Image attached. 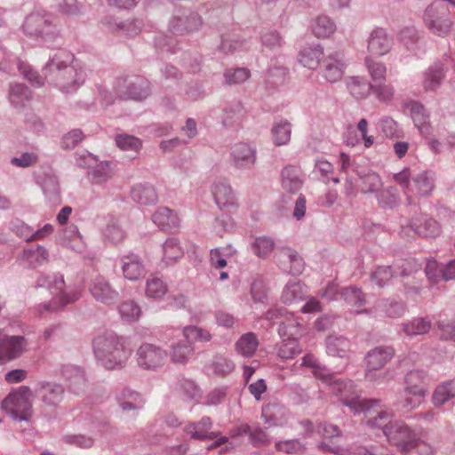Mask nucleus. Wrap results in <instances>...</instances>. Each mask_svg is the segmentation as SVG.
Instances as JSON below:
<instances>
[{"mask_svg":"<svg viewBox=\"0 0 455 455\" xmlns=\"http://www.w3.org/2000/svg\"><path fill=\"white\" fill-rule=\"evenodd\" d=\"M333 390L340 395L343 405L348 407L355 414L363 412L367 417V424L371 427H381L387 441L400 451L411 449L419 435L402 421H388L392 417L390 411L372 409L379 406V400L361 399L354 391L352 382L337 380L333 383Z\"/></svg>","mask_w":455,"mask_h":455,"instance_id":"f257e3e1","label":"nucleus"},{"mask_svg":"<svg viewBox=\"0 0 455 455\" xmlns=\"http://www.w3.org/2000/svg\"><path fill=\"white\" fill-rule=\"evenodd\" d=\"M73 57L61 52L55 54L44 66L43 72L49 84H55L64 92H74L85 81L82 68L70 66Z\"/></svg>","mask_w":455,"mask_h":455,"instance_id":"f03ea898","label":"nucleus"},{"mask_svg":"<svg viewBox=\"0 0 455 455\" xmlns=\"http://www.w3.org/2000/svg\"><path fill=\"white\" fill-rule=\"evenodd\" d=\"M92 347L98 362L109 370L123 368L132 354L125 340L114 332L97 336L93 339Z\"/></svg>","mask_w":455,"mask_h":455,"instance_id":"7ed1b4c3","label":"nucleus"},{"mask_svg":"<svg viewBox=\"0 0 455 455\" xmlns=\"http://www.w3.org/2000/svg\"><path fill=\"white\" fill-rule=\"evenodd\" d=\"M36 287L46 289L52 296L50 301L38 305L37 311L40 314L58 312L67 305L76 302L81 296L78 291L67 288L60 274L40 276Z\"/></svg>","mask_w":455,"mask_h":455,"instance_id":"20e7f679","label":"nucleus"},{"mask_svg":"<svg viewBox=\"0 0 455 455\" xmlns=\"http://www.w3.org/2000/svg\"><path fill=\"white\" fill-rule=\"evenodd\" d=\"M33 392L28 386H21L9 393L2 401L1 408L14 420L28 421L32 417Z\"/></svg>","mask_w":455,"mask_h":455,"instance_id":"39448f33","label":"nucleus"},{"mask_svg":"<svg viewBox=\"0 0 455 455\" xmlns=\"http://www.w3.org/2000/svg\"><path fill=\"white\" fill-rule=\"evenodd\" d=\"M423 379L424 375L419 371H411L406 375V386L396 403L399 410L411 412L424 403L427 389L422 385Z\"/></svg>","mask_w":455,"mask_h":455,"instance_id":"423d86ee","label":"nucleus"},{"mask_svg":"<svg viewBox=\"0 0 455 455\" xmlns=\"http://www.w3.org/2000/svg\"><path fill=\"white\" fill-rule=\"evenodd\" d=\"M23 30L28 36L44 41H52L58 34L54 18L44 12L30 13L23 23Z\"/></svg>","mask_w":455,"mask_h":455,"instance_id":"0eeeda50","label":"nucleus"},{"mask_svg":"<svg viewBox=\"0 0 455 455\" xmlns=\"http://www.w3.org/2000/svg\"><path fill=\"white\" fill-rule=\"evenodd\" d=\"M394 356L390 347H377L370 350L365 356V379L372 383H380L386 379L381 371Z\"/></svg>","mask_w":455,"mask_h":455,"instance_id":"6e6552de","label":"nucleus"},{"mask_svg":"<svg viewBox=\"0 0 455 455\" xmlns=\"http://www.w3.org/2000/svg\"><path fill=\"white\" fill-rule=\"evenodd\" d=\"M266 319L278 323L277 332L280 337L299 338L304 331L300 318L284 308H274L266 313Z\"/></svg>","mask_w":455,"mask_h":455,"instance_id":"1a4fd4ad","label":"nucleus"},{"mask_svg":"<svg viewBox=\"0 0 455 455\" xmlns=\"http://www.w3.org/2000/svg\"><path fill=\"white\" fill-rule=\"evenodd\" d=\"M167 357L168 353L164 347L151 343L141 344L135 354L138 366L146 371H156L162 368Z\"/></svg>","mask_w":455,"mask_h":455,"instance_id":"9d476101","label":"nucleus"},{"mask_svg":"<svg viewBox=\"0 0 455 455\" xmlns=\"http://www.w3.org/2000/svg\"><path fill=\"white\" fill-rule=\"evenodd\" d=\"M115 89L123 99L142 100L149 95L148 84L140 80L128 81L126 78H119Z\"/></svg>","mask_w":455,"mask_h":455,"instance_id":"9b49d317","label":"nucleus"},{"mask_svg":"<svg viewBox=\"0 0 455 455\" xmlns=\"http://www.w3.org/2000/svg\"><path fill=\"white\" fill-rule=\"evenodd\" d=\"M28 342L22 336H4L0 338V363L20 357L26 350Z\"/></svg>","mask_w":455,"mask_h":455,"instance_id":"f8f14e48","label":"nucleus"},{"mask_svg":"<svg viewBox=\"0 0 455 455\" xmlns=\"http://www.w3.org/2000/svg\"><path fill=\"white\" fill-rule=\"evenodd\" d=\"M280 267L293 275H300L304 270V261L300 255L289 247L282 248L275 255Z\"/></svg>","mask_w":455,"mask_h":455,"instance_id":"ddd939ff","label":"nucleus"},{"mask_svg":"<svg viewBox=\"0 0 455 455\" xmlns=\"http://www.w3.org/2000/svg\"><path fill=\"white\" fill-rule=\"evenodd\" d=\"M89 291L97 301L106 305L114 303L118 297L117 291L101 275L92 280Z\"/></svg>","mask_w":455,"mask_h":455,"instance_id":"4468645a","label":"nucleus"},{"mask_svg":"<svg viewBox=\"0 0 455 455\" xmlns=\"http://www.w3.org/2000/svg\"><path fill=\"white\" fill-rule=\"evenodd\" d=\"M393 46V38L383 29L372 30L367 41V50L373 56L387 54Z\"/></svg>","mask_w":455,"mask_h":455,"instance_id":"2eb2a0df","label":"nucleus"},{"mask_svg":"<svg viewBox=\"0 0 455 455\" xmlns=\"http://www.w3.org/2000/svg\"><path fill=\"white\" fill-rule=\"evenodd\" d=\"M232 162L238 169H251L257 160L256 148L247 143L240 142L234 146L231 152Z\"/></svg>","mask_w":455,"mask_h":455,"instance_id":"dca6fc26","label":"nucleus"},{"mask_svg":"<svg viewBox=\"0 0 455 455\" xmlns=\"http://www.w3.org/2000/svg\"><path fill=\"white\" fill-rule=\"evenodd\" d=\"M304 183L301 170L299 166L289 164L281 172V184L283 189L294 194L299 192Z\"/></svg>","mask_w":455,"mask_h":455,"instance_id":"f3484780","label":"nucleus"},{"mask_svg":"<svg viewBox=\"0 0 455 455\" xmlns=\"http://www.w3.org/2000/svg\"><path fill=\"white\" fill-rule=\"evenodd\" d=\"M212 427V419L209 417H204L197 422L188 423L184 427V432L195 440H212L217 436L215 433L211 432Z\"/></svg>","mask_w":455,"mask_h":455,"instance_id":"a211bd4d","label":"nucleus"},{"mask_svg":"<svg viewBox=\"0 0 455 455\" xmlns=\"http://www.w3.org/2000/svg\"><path fill=\"white\" fill-rule=\"evenodd\" d=\"M39 395L43 403L50 408H56L64 397V388L61 385L43 382L39 386Z\"/></svg>","mask_w":455,"mask_h":455,"instance_id":"6ab92c4d","label":"nucleus"},{"mask_svg":"<svg viewBox=\"0 0 455 455\" xmlns=\"http://www.w3.org/2000/svg\"><path fill=\"white\" fill-rule=\"evenodd\" d=\"M434 188L433 180L425 172L412 178L411 187L406 194L411 202L413 198L427 196Z\"/></svg>","mask_w":455,"mask_h":455,"instance_id":"aec40b11","label":"nucleus"},{"mask_svg":"<svg viewBox=\"0 0 455 455\" xmlns=\"http://www.w3.org/2000/svg\"><path fill=\"white\" fill-rule=\"evenodd\" d=\"M122 271L126 279L136 281L144 275L145 267L138 255L130 253L122 258Z\"/></svg>","mask_w":455,"mask_h":455,"instance_id":"412c9836","label":"nucleus"},{"mask_svg":"<svg viewBox=\"0 0 455 455\" xmlns=\"http://www.w3.org/2000/svg\"><path fill=\"white\" fill-rule=\"evenodd\" d=\"M323 76L326 81L335 83L343 76L344 63L339 53L331 54L323 60Z\"/></svg>","mask_w":455,"mask_h":455,"instance_id":"4be33fe9","label":"nucleus"},{"mask_svg":"<svg viewBox=\"0 0 455 455\" xmlns=\"http://www.w3.org/2000/svg\"><path fill=\"white\" fill-rule=\"evenodd\" d=\"M411 227L416 233L426 237H435L441 233L439 224L427 215L413 218Z\"/></svg>","mask_w":455,"mask_h":455,"instance_id":"5701e85b","label":"nucleus"},{"mask_svg":"<svg viewBox=\"0 0 455 455\" xmlns=\"http://www.w3.org/2000/svg\"><path fill=\"white\" fill-rule=\"evenodd\" d=\"M195 347L192 344L178 341L172 343L169 348L170 360L173 364L185 365L192 358Z\"/></svg>","mask_w":455,"mask_h":455,"instance_id":"b1692460","label":"nucleus"},{"mask_svg":"<svg viewBox=\"0 0 455 455\" xmlns=\"http://www.w3.org/2000/svg\"><path fill=\"white\" fill-rule=\"evenodd\" d=\"M424 20L433 34L444 36L451 30L452 22L447 16H435L432 9L425 12Z\"/></svg>","mask_w":455,"mask_h":455,"instance_id":"393cba45","label":"nucleus"},{"mask_svg":"<svg viewBox=\"0 0 455 455\" xmlns=\"http://www.w3.org/2000/svg\"><path fill=\"white\" fill-rule=\"evenodd\" d=\"M275 347L277 356L282 360H290L299 355L302 348L298 338L283 337Z\"/></svg>","mask_w":455,"mask_h":455,"instance_id":"a878e982","label":"nucleus"},{"mask_svg":"<svg viewBox=\"0 0 455 455\" xmlns=\"http://www.w3.org/2000/svg\"><path fill=\"white\" fill-rule=\"evenodd\" d=\"M212 195L216 204L220 208L235 204V197L231 187L225 182L215 183L212 187Z\"/></svg>","mask_w":455,"mask_h":455,"instance_id":"bb28decb","label":"nucleus"},{"mask_svg":"<svg viewBox=\"0 0 455 455\" xmlns=\"http://www.w3.org/2000/svg\"><path fill=\"white\" fill-rule=\"evenodd\" d=\"M347 87L353 97L362 100L371 94L372 84L362 76H350L347 80Z\"/></svg>","mask_w":455,"mask_h":455,"instance_id":"cd10ccee","label":"nucleus"},{"mask_svg":"<svg viewBox=\"0 0 455 455\" xmlns=\"http://www.w3.org/2000/svg\"><path fill=\"white\" fill-rule=\"evenodd\" d=\"M323 50L319 44L307 46L300 52L299 61L304 67L315 69L319 67L321 61L323 62Z\"/></svg>","mask_w":455,"mask_h":455,"instance_id":"c85d7f7f","label":"nucleus"},{"mask_svg":"<svg viewBox=\"0 0 455 455\" xmlns=\"http://www.w3.org/2000/svg\"><path fill=\"white\" fill-rule=\"evenodd\" d=\"M20 259L29 266L36 267L48 261V251L40 245L24 249Z\"/></svg>","mask_w":455,"mask_h":455,"instance_id":"c756f323","label":"nucleus"},{"mask_svg":"<svg viewBox=\"0 0 455 455\" xmlns=\"http://www.w3.org/2000/svg\"><path fill=\"white\" fill-rule=\"evenodd\" d=\"M153 221L162 229L172 230L179 227L178 215L166 207L159 208L153 215Z\"/></svg>","mask_w":455,"mask_h":455,"instance_id":"7c9ffc66","label":"nucleus"},{"mask_svg":"<svg viewBox=\"0 0 455 455\" xmlns=\"http://www.w3.org/2000/svg\"><path fill=\"white\" fill-rule=\"evenodd\" d=\"M62 243L65 246L78 253H83L86 248L83 236L75 225H71L65 229Z\"/></svg>","mask_w":455,"mask_h":455,"instance_id":"2f4dec72","label":"nucleus"},{"mask_svg":"<svg viewBox=\"0 0 455 455\" xmlns=\"http://www.w3.org/2000/svg\"><path fill=\"white\" fill-rule=\"evenodd\" d=\"M455 398V380L443 382L436 387L432 395L435 406L440 407Z\"/></svg>","mask_w":455,"mask_h":455,"instance_id":"473e14b6","label":"nucleus"},{"mask_svg":"<svg viewBox=\"0 0 455 455\" xmlns=\"http://www.w3.org/2000/svg\"><path fill=\"white\" fill-rule=\"evenodd\" d=\"M259 347V340L255 333L247 332L242 335L235 342V350L244 357L252 356Z\"/></svg>","mask_w":455,"mask_h":455,"instance_id":"72a5a7b5","label":"nucleus"},{"mask_svg":"<svg viewBox=\"0 0 455 455\" xmlns=\"http://www.w3.org/2000/svg\"><path fill=\"white\" fill-rule=\"evenodd\" d=\"M132 199L144 205L152 204L157 201V194L153 186L140 184L132 190Z\"/></svg>","mask_w":455,"mask_h":455,"instance_id":"f704fd0d","label":"nucleus"},{"mask_svg":"<svg viewBox=\"0 0 455 455\" xmlns=\"http://www.w3.org/2000/svg\"><path fill=\"white\" fill-rule=\"evenodd\" d=\"M327 353L331 356L347 358L350 353V342L344 337H329Z\"/></svg>","mask_w":455,"mask_h":455,"instance_id":"c9c22d12","label":"nucleus"},{"mask_svg":"<svg viewBox=\"0 0 455 455\" xmlns=\"http://www.w3.org/2000/svg\"><path fill=\"white\" fill-rule=\"evenodd\" d=\"M163 251L164 255L162 260L166 266L173 265L184 254L180 242L175 238L167 239L163 245Z\"/></svg>","mask_w":455,"mask_h":455,"instance_id":"e433bc0d","label":"nucleus"},{"mask_svg":"<svg viewBox=\"0 0 455 455\" xmlns=\"http://www.w3.org/2000/svg\"><path fill=\"white\" fill-rule=\"evenodd\" d=\"M312 32L318 38H327L336 30L335 23L327 16H318L311 25Z\"/></svg>","mask_w":455,"mask_h":455,"instance_id":"4c0bfd02","label":"nucleus"},{"mask_svg":"<svg viewBox=\"0 0 455 455\" xmlns=\"http://www.w3.org/2000/svg\"><path fill=\"white\" fill-rule=\"evenodd\" d=\"M285 411L278 403H268L262 408V418L269 426H280L284 419Z\"/></svg>","mask_w":455,"mask_h":455,"instance_id":"58836bf2","label":"nucleus"},{"mask_svg":"<svg viewBox=\"0 0 455 455\" xmlns=\"http://www.w3.org/2000/svg\"><path fill=\"white\" fill-rule=\"evenodd\" d=\"M432 327L430 320L425 317H417L403 323V330L407 336L423 335Z\"/></svg>","mask_w":455,"mask_h":455,"instance_id":"ea45409f","label":"nucleus"},{"mask_svg":"<svg viewBox=\"0 0 455 455\" xmlns=\"http://www.w3.org/2000/svg\"><path fill=\"white\" fill-rule=\"evenodd\" d=\"M304 287L300 282L288 283L283 291L282 300L285 304H291L304 298Z\"/></svg>","mask_w":455,"mask_h":455,"instance_id":"a19ab883","label":"nucleus"},{"mask_svg":"<svg viewBox=\"0 0 455 455\" xmlns=\"http://www.w3.org/2000/svg\"><path fill=\"white\" fill-rule=\"evenodd\" d=\"M275 446L277 451L290 455H302L307 450L306 444L299 439L278 441Z\"/></svg>","mask_w":455,"mask_h":455,"instance_id":"79ce46f5","label":"nucleus"},{"mask_svg":"<svg viewBox=\"0 0 455 455\" xmlns=\"http://www.w3.org/2000/svg\"><path fill=\"white\" fill-rule=\"evenodd\" d=\"M168 291L166 283L158 276H150L146 283V294L149 298L161 299Z\"/></svg>","mask_w":455,"mask_h":455,"instance_id":"37998d69","label":"nucleus"},{"mask_svg":"<svg viewBox=\"0 0 455 455\" xmlns=\"http://www.w3.org/2000/svg\"><path fill=\"white\" fill-rule=\"evenodd\" d=\"M272 135L274 143L276 146L286 145L291 140V124L287 121H281L276 123L272 128Z\"/></svg>","mask_w":455,"mask_h":455,"instance_id":"c03bdc74","label":"nucleus"},{"mask_svg":"<svg viewBox=\"0 0 455 455\" xmlns=\"http://www.w3.org/2000/svg\"><path fill=\"white\" fill-rule=\"evenodd\" d=\"M365 63L369 75L374 84L379 82H386L387 67L384 63L374 60L370 57L365 59Z\"/></svg>","mask_w":455,"mask_h":455,"instance_id":"a18cd8bd","label":"nucleus"},{"mask_svg":"<svg viewBox=\"0 0 455 455\" xmlns=\"http://www.w3.org/2000/svg\"><path fill=\"white\" fill-rule=\"evenodd\" d=\"M177 393L185 400H196L200 396L197 385L191 379H181L176 387Z\"/></svg>","mask_w":455,"mask_h":455,"instance_id":"49530a36","label":"nucleus"},{"mask_svg":"<svg viewBox=\"0 0 455 455\" xmlns=\"http://www.w3.org/2000/svg\"><path fill=\"white\" fill-rule=\"evenodd\" d=\"M182 333L189 344L193 341L208 342L212 339V334L209 331L196 325H188L184 327Z\"/></svg>","mask_w":455,"mask_h":455,"instance_id":"de8ad7c7","label":"nucleus"},{"mask_svg":"<svg viewBox=\"0 0 455 455\" xmlns=\"http://www.w3.org/2000/svg\"><path fill=\"white\" fill-rule=\"evenodd\" d=\"M30 99L29 91L23 84H15L11 87L10 101L15 108L25 106Z\"/></svg>","mask_w":455,"mask_h":455,"instance_id":"09e8293b","label":"nucleus"},{"mask_svg":"<svg viewBox=\"0 0 455 455\" xmlns=\"http://www.w3.org/2000/svg\"><path fill=\"white\" fill-rule=\"evenodd\" d=\"M121 317L127 322L138 321L141 315L140 307L133 300H126L120 304Z\"/></svg>","mask_w":455,"mask_h":455,"instance_id":"8fccbe9b","label":"nucleus"},{"mask_svg":"<svg viewBox=\"0 0 455 455\" xmlns=\"http://www.w3.org/2000/svg\"><path fill=\"white\" fill-rule=\"evenodd\" d=\"M371 92L379 101L384 103L390 102L395 96L394 86L390 84H386L385 82L373 84Z\"/></svg>","mask_w":455,"mask_h":455,"instance_id":"3c124183","label":"nucleus"},{"mask_svg":"<svg viewBox=\"0 0 455 455\" xmlns=\"http://www.w3.org/2000/svg\"><path fill=\"white\" fill-rule=\"evenodd\" d=\"M361 191L364 194L376 193L382 187L381 178L375 172L368 173L361 178Z\"/></svg>","mask_w":455,"mask_h":455,"instance_id":"603ef678","label":"nucleus"},{"mask_svg":"<svg viewBox=\"0 0 455 455\" xmlns=\"http://www.w3.org/2000/svg\"><path fill=\"white\" fill-rule=\"evenodd\" d=\"M393 277H396L391 266L378 267L371 274V280L378 287H384L388 284Z\"/></svg>","mask_w":455,"mask_h":455,"instance_id":"864d4df0","label":"nucleus"},{"mask_svg":"<svg viewBox=\"0 0 455 455\" xmlns=\"http://www.w3.org/2000/svg\"><path fill=\"white\" fill-rule=\"evenodd\" d=\"M116 146L124 151L138 152L141 148V141L129 134H119L116 137Z\"/></svg>","mask_w":455,"mask_h":455,"instance_id":"5fc2aeb1","label":"nucleus"},{"mask_svg":"<svg viewBox=\"0 0 455 455\" xmlns=\"http://www.w3.org/2000/svg\"><path fill=\"white\" fill-rule=\"evenodd\" d=\"M232 255L230 247H221L211 250L210 261L212 267L223 268L227 266V258Z\"/></svg>","mask_w":455,"mask_h":455,"instance_id":"6e6d98bb","label":"nucleus"},{"mask_svg":"<svg viewBox=\"0 0 455 455\" xmlns=\"http://www.w3.org/2000/svg\"><path fill=\"white\" fill-rule=\"evenodd\" d=\"M243 431L244 434L249 435L251 443L255 446L267 444L271 441V438L267 435V431L262 428H251L249 426H244L243 427Z\"/></svg>","mask_w":455,"mask_h":455,"instance_id":"4d7b16f0","label":"nucleus"},{"mask_svg":"<svg viewBox=\"0 0 455 455\" xmlns=\"http://www.w3.org/2000/svg\"><path fill=\"white\" fill-rule=\"evenodd\" d=\"M112 172L108 162L97 164L90 172L89 176L93 183L101 184L111 177Z\"/></svg>","mask_w":455,"mask_h":455,"instance_id":"13d9d810","label":"nucleus"},{"mask_svg":"<svg viewBox=\"0 0 455 455\" xmlns=\"http://www.w3.org/2000/svg\"><path fill=\"white\" fill-rule=\"evenodd\" d=\"M224 76L228 84H238L247 81L251 72L245 68H231L225 72Z\"/></svg>","mask_w":455,"mask_h":455,"instance_id":"bf43d9fd","label":"nucleus"},{"mask_svg":"<svg viewBox=\"0 0 455 455\" xmlns=\"http://www.w3.org/2000/svg\"><path fill=\"white\" fill-rule=\"evenodd\" d=\"M44 195L50 199L59 198L60 185L55 176H46L40 181Z\"/></svg>","mask_w":455,"mask_h":455,"instance_id":"052dcab7","label":"nucleus"},{"mask_svg":"<svg viewBox=\"0 0 455 455\" xmlns=\"http://www.w3.org/2000/svg\"><path fill=\"white\" fill-rule=\"evenodd\" d=\"M395 276H408L419 268L414 259L399 260L391 266Z\"/></svg>","mask_w":455,"mask_h":455,"instance_id":"680f3d73","label":"nucleus"},{"mask_svg":"<svg viewBox=\"0 0 455 455\" xmlns=\"http://www.w3.org/2000/svg\"><path fill=\"white\" fill-rule=\"evenodd\" d=\"M212 369L216 374L226 376L235 369V363L222 355H216L212 361Z\"/></svg>","mask_w":455,"mask_h":455,"instance_id":"e2e57ef3","label":"nucleus"},{"mask_svg":"<svg viewBox=\"0 0 455 455\" xmlns=\"http://www.w3.org/2000/svg\"><path fill=\"white\" fill-rule=\"evenodd\" d=\"M411 116L415 125L421 133H427L429 130L427 116L424 113V108L419 104H414L411 107Z\"/></svg>","mask_w":455,"mask_h":455,"instance_id":"0e129e2a","label":"nucleus"},{"mask_svg":"<svg viewBox=\"0 0 455 455\" xmlns=\"http://www.w3.org/2000/svg\"><path fill=\"white\" fill-rule=\"evenodd\" d=\"M254 252L260 258L269 255L274 249V242L267 237H259L252 244Z\"/></svg>","mask_w":455,"mask_h":455,"instance_id":"69168bd1","label":"nucleus"},{"mask_svg":"<svg viewBox=\"0 0 455 455\" xmlns=\"http://www.w3.org/2000/svg\"><path fill=\"white\" fill-rule=\"evenodd\" d=\"M443 78V68L440 66L432 68L426 73L425 88L427 90H435L441 83Z\"/></svg>","mask_w":455,"mask_h":455,"instance_id":"338daca9","label":"nucleus"},{"mask_svg":"<svg viewBox=\"0 0 455 455\" xmlns=\"http://www.w3.org/2000/svg\"><path fill=\"white\" fill-rule=\"evenodd\" d=\"M377 199L384 207L392 206L398 200L397 190L394 187L380 189L377 194Z\"/></svg>","mask_w":455,"mask_h":455,"instance_id":"774afa93","label":"nucleus"}]
</instances>
